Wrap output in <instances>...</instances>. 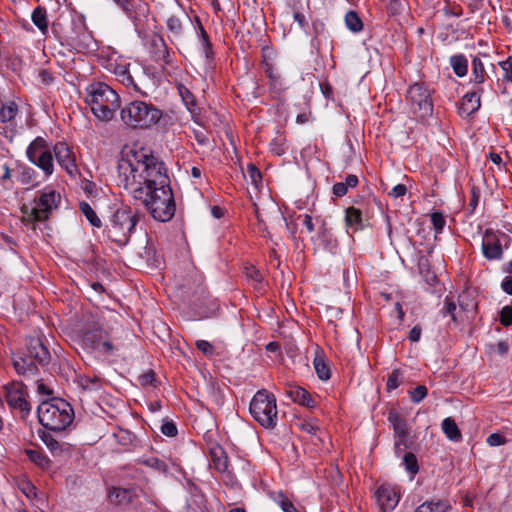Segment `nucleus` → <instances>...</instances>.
Here are the masks:
<instances>
[{"mask_svg":"<svg viewBox=\"0 0 512 512\" xmlns=\"http://www.w3.org/2000/svg\"><path fill=\"white\" fill-rule=\"evenodd\" d=\"M27 355L33 361L41 365H46L50 362V352L43 344L40 338H30L27 343Z\"/></svg>","mask_w":512,"mask_h":512,"instance_id":"obj_15","label":"nucleus"},{"mask_svg":"<svg viewBox=\"0 0 512 512\" xmlns=\"http://www.w3.org/2000/svg\"><path fill=\"white\" fill-rule=\"evenodd\" d=\"M450 64L454 73L458 77H463L467 74L468 61L463 55H454L450 58Z\"/></svg>","mask_w":512,"mask_h":512,"instance_id":"obj_36","label":"nucleus"},{"mask_svg":"<svg viewBox=\"0 0 512 512\" xmlns=\"http://www.w3.org/2000/svg\"><path fill=\"white\" fill-rule=\"evenodd\" d=\"M167 28L175 36H180L182 33V22L179 17L172 15L167 20Z\"/></svg>","mask_w":512,"mask_h":512,"instance_id":"obj_46","label":"nucleus"},{"mask_svg":"<svg viewBox=\"0 0 512 512\" xmlns=\"http://www.w3.org/2000/svg\"><path fill=\"white\" fill-rule=\"evenodd\" d=\"M482 253L488 260H499L503 255V248L498 234L487 229L482 239Z\"/></svg>","mask_w":512,"mask_h":512,"instance_id":"obj_14","label":"nucleus"},{"mask_svg":"<svg viewBox=\"0 0 512 512\" xmlns=\"http://www.w3.org/2000/svg\"><path fill=\"white\" fill-rule=\"evenodd\" d=\"M245 274H246L247 278L253 280L254 282H256L258 284H260L262 282V274L254 266H246Z\"/></svg>","mask_w":512,"mask_h":512,"instance_id":"obj_53","label":"nucleus"},{"mask_svg":"<svg viewBox=\"0 0 512 512\" xmlns=\"http://www.w3.org/2000/svg\"><path fill=\"white\" fill-rule=\"evenodd\" d=\"M407 99L413 112L420 118L432 114L433 103L431 94L424 83H414L407 91Z\"/></svg>","mask_w":512,"mask_h":512,"instance_id":"obj_8","label":"nucleus"},{"mask_svg":"<svg viewBox=\"0 0 512 512\" xmlns=\"http://www.w3.org/2000/svg\"><path fill=\"white\" fill-rule=\"evenodd\" d=\"M18 113V106L15 102L10 101L2 105L0 109V121L8 126L15 124V117Z\"/></svg>","mask_w":512,"mask_h":512,"instance_id":"obj_26","label":"nucleus"},{"mask_svg":"<svg viewBox=\"0 0 512 512\" xmlns=\"http://www.w3.org/2000/svg\"><path fill=\"white\" fill-rule=\"evenodd\" d=\"M4 397L7 404L12 409H17L21 412L22 417L29 415L31 411V405L27 401V388L19 381H12L6 384L4 387Z\"/></svg>","mask_w":512,"mask_h":512,"instance_id":"obj_10","label":"nucleus"},{"mask_svg":"<svg viewBox=\"0 0 512 512\" xmlns=\"http://www.w3.org/2000/svg\"><path fill=\"white\" fill-rule=\"evenodd\" d=\"M401 372L398 369H394L387 379V389L394 390L398 388L401 384Z\"/></svg>","mask_w":512,"mask_h":512,"instance_id":"obj_47","label":"nucleus"},{"mask_svg":"<svg viewBox=\"0 0 512 512\" xmlns=\"http://www.w3.org/2000/svg\"><path fill=\"white\" fill-rule=\"evenodd\" d=\"M344 185L349 189V188H355L358 183H359V180H358V177L354 174H350L346 177L345 181L343 182Z\"/></svg>","mask_w":512,"mask_h":512,"instance_id":"obj_62","label":"nucleus"},{"mask_svg":"<svg viewBox=\"0 0 512 512\" xmlns=\"http://www.w3.org/2000/svg\"><path fill=\"white\" fill-rule=\"evenodd\" d=\"M285 394L293 402L303 405L305 407L312 408L315 405V401L311 397L309 392L302 387L296 385H289L285 390Z\"/></svg>","mask_w":512,"mask_h":512,"instance_id":"obj_20","label":"nucleus"},{"mask_svg":"<svg viewBox=\"0 0 512 512\" xmlns=\"http://www.w3.org/2000/svg\"><path fill=\"white\" fill-rule=\"evenodd\" d=\"M427 393L428 390L425 385H418L417 387L408 391L410 399L413 403H420L427 396Z\"/></svg>","mask_w":512,"mask_h":512,"instance_id":"obj_43","label":"nucleus"},{"mask_svg":"<svg viewBox=\"0 0 512 512\" xmlns=\"http://www.w3.org/2000/svg\"><path fill=\"white\" fill-rule=\"evenodd\" d=\"M61 201L59 192L51 188H44L38 198L33 201L31 216L35 221H45L50 213L58 208Z\"/></svg>","mask_w":512,"mask_h":512,"instance_id":"obj_9","label":"nucleus"},{"mask_svg":"<svg viewBox=\"0 0 512 512\" xmlns=\"http://www.w3.org/2000/svg\"><path fill=\"white\" fill-rule=\"evenodd\" d=\"M40 438L54 456H60L70 450V444L59 440L51 431L42 432Z\"/></svg>","mask_w":512,"mask_h":512,"instance_id":"obj_17","label":"nucleus"},{"mask_svg":"<svg viewBox=\"0 0 512 512\" xmlns=\"http://www.w3.org/2000/svg\"><path fill=\"white\" fill-rule=\"evenodd\" d=\"M37 414L41 425L55 433L65 430L74 418L73 408L61 398L42 402L38 406Z\"/></svg>","mask_w":512,"mask_h":512,"instance_id":"obj_2","label":"nucleus"},{"mask_svg":"<svg viewBox=\"0 0 512 512\" xmlns=\"http://www.w3.org/2000/svg\"><path fill=\"white\" fill-rule=\"evenodd\" d=\"M486 441L492 447L503 445L506 442L504 436L499 433L489 435Z\"/></svg>","mask_w":512,"mask_h":512,"instance_id":"obj_55","label":"nucleus"},{"mask_svg":"<svg viewBox=\"0 0 512 512\" xmlns=\"http://www.w3.org/2000/svg\"><path fill=\"white\" fill-rule=\"evenodd\" d=\"M139 462L159 473H167L168 466L165 463V461L157 458V457H147V458H141Z\"/></svg>","mask_w":512,"mask_h":512,"instance_id":"obj_37","label":"nucleus"},{"mask_svg":"<svg viewBox=\"0 0 512 512\" xmlns=\"http://www.w3.org/2000/svg\"><path fill=\"white\" fill-rule=\"evenodd\" d=\"M333 194L337 197H343L347 194L348 188L343 182H338L333 185Z\"/></svg>","mask_w":512,"mask_h":512,"instance_id":"obj_56","label":"nucleus"},{"mask_svg":"<svg viewBox=\"0 0 512 512\" xmlns=\"http://www.w3.org/2000/svg\"><path fill=\"white\" fill-rule=\"evenodd\" d=\"M149 44L150 52L154 61L163 62L164 64L171 63L170 53L162 36L158 34L152 35L149 40Z\"/></svg>","mask_w":512,"mask_h":512,"instance_id":"obj_16","label":"nucleus"},{"mask_svg":"<svg viewBox=\"0 0 512 512\" xmlns=\"http://www.w3.org/2000/svg\"><path fill=\"white\" fill-rule=\"evenodd\" d=\"M422 329L420 326H414L409 332V340L412 342H418L421 337Z\"/></svg>","mask_w":512,"mask_h":512,"instance_id":"obj_60","label":"nucleus"},{"mask_svg":"<svg viewBox=\"0 0 512 512\" xmlns=\"http://www.w3.org/2000/svg\"><path fill=\"white\" fill-rule=\"evenodd\" d=\"M345 23L349 30L352 32H359L363 28V23L358 14L354 11H349L345 16Z\"/></svg>","mask_w":512,"mask_h":512,"instance_id":"obj_39","label":"nucleus"},{"mask_svg":"<svg viewBox=\"0 0 512 512\" xmlns=\"http://www.w3.org/2000/svg\"><path fill=\"white\" fill-rule=\"evenodd\" d=\"M13 366L19 375H25L27 373L35 374L37 371L36 364L28 355L15 358L13 360Z\"/></svg>","mask_w":512,"mask_h":512,"instance_id":"obj_25","label":"nucleus"},{"mask_svg":"<svg viewBox=\"0 0 512 512\" xmlns=\"http://www.w3.org/2000/svg\"><path fill=\"white\" fill-rule=\"evenodd\" d=\"M196 31L199 36V40L203 49V52L205 54V57L207 59L212 57V44L210 42V38L206 30L204 29L202 23L200 22L199 18L196 17Z\"/></svg>","mask_w":512,"mask_h":512,"instance_id":"obj_28","label":"nucleus"},{"mask_svg":"<svg viewBox=\"0 0 512 512\" xmlns=\"http://www.w3.org/2000/svg\"><path fill=\"white\" fill-rule=\"evenodd\" d=\"M450 505L443 500L426 501L421 504L415 512H448Z\"/></svg>","mask_w":512,"mask_h":512,"instance_id":"obj_30","label":"nucleus"},{"mask_svg":"<svg viewBox=\"0 0 512 512\" xmlns=\"http://www.w3.org/2000/svg\"><path fill=\"white\" fill-rule=\"evenodd\" d=\"M22 491L27 497L36 495V488L30 482L24 484V486L22 487Z\"/></svg>","mask_w":512,"mask_h":512,"instance_id":"obj_63","label":"nucleus"},{"mask_svg":"<svg viewBox=\"0 0 512 512\" xmlns=\"http://www.w3.org/2000/svg\"><path fill=\"white\" fill-rule=\"evenodd\" d=\"M179 94L184 102L185 106L189 110L190 113L194 114L198 111V106L196 103V99L191 91L185 86L181 85L178 87Z\"/></svg>","mask_w":512,"mask_h":512,"instance_id":"obj_35","label":"nucleus"},{"mask_svg":"<svg viewBox=\"0 0 512 512\" xmlns=\"http://www.w3.org/2000/svg\"><path fill=\"white\" fill-rule=\"evenodd\" d=\"M79 207H80L81 212L85 215L87 220L93 226H95V227H100L101 226V220L98 218V216L96 215L95 211L92 209V207L88 203L81 202Z\"/></svg>","mask_w":512,"mask_h":512,"instance_id":"obj_41","label":"nucleus"},{"mask_svg":"<svg viewBox=\"0 0 512 512\" xmlns=\"http://www.w3.org/2000/svg\"><path fill=\"white\" fill-rule=\"evenodd\" d=\"M223 454L224 452L221 449L212 453L214 466L218 471L221 472L225 471L228 467L227 457L223 456Z\"/></svg>","mask_w":512,"mask_h":512,"instance_id":"obj_45","label":"nucleus"},{"mask_svg":"<svg viewBox=\"0 0 512 512\" xmlns=\"http://www.w3.org/2000/svg\"><path fill=\"white\" fill-rule=\"evenodd\" d=\"M455 311H456V305H455L454 301L451 298L446 297L444 307L442 309V313L444 315H446V314L450 315L452 320L455 321L456 320Z\"/></svg>","mask_w":512,"mask_h":512,"instance_id":"obj_51","label":"nucleus"},{"mask_svg":"<svg viewBox=\"0 0 512 512\" xmlns=\"http://www.w3.org/2000/svg\"><path fill=\"white\" fill-rule=\"evenodd\" d=\"M161 432L168 437H174L177 435V427L172 421H166L161 425Z\"/></svg>","mask_w":512,"mask_h":512,"instance_id":"obj_54","label":"nucleus"},{"mask_svg":"<svg viewBox=\"0 0 512 512\" xmlns=\"http://www.w3.org/2000/svg\"><path fill=\"white\" fill-rule=\"evenodd\" d=\"M53 152L58 164L65 169L68 175L76 177L78 168L72 147L66 142H57L53 147Z\"/></svg>","mask_w":512,"mask_h":512,"instance_id":"obj_13","label":"nucleus"},{"mask_svg":"<svg viewBox=\"0 0 512 512\" xmlns=\"http://www.w3.org/2000/svg\"><path fill=\"white\" fill-rule=\"evenodd\" d=\"M249 411L262 427L274 429L277 425L278 411L274 394L267 390H259L252 398Z\"/></svg>","mask_w":512,"mask_h":512,"instance_id":"obj_6","label":"nucleus"},{"mask_svg":"<svg viewBox=\"0 0 512 512\" xmlns=\"http://www.w3.org/2000/svg\"><path fill=\"white\" fill-rule=\"evenodd\" d=\"M261 211H272L271 214H273L274 220L285 222V218L280 214V209L277 208L275 205H272L270 209H260L257 207L255 209V213H256L258 223L260 225V229H262V230H267V221L264 218V214Z\"/></svg>","mask_w":512,"mask_h":512,"instance_id":"obj_34","label":"nucleus"},{"mask_svg":"<svg viewBox=\"0 0 512 512\" xmlns=\"http://www.w3.org/2000/svg\"><path fill=\"white\" fill-rule=\"evenodd\" d=\"M27 457L31 462L40 467L41 469H48L51 466L50 459L39 450L28 449L25 451Z\"/></svg>","mask_w":512,"mask_h":512,"instance_id":"obj_31","label":"nucleus"},{"mask_svg":"<svg viewBox=\"0 0 512 512\" xmlns=\"http://www.w3.org/2000/svg\"><path fill=\"white\" fill-rule=\"evenodd\" d=\"M472 66L473 81L476 84L483 83L485 81L486 72L482 61L478 57H475L472 61Z\"/></svg>","mask_w":512,"mask_h":512,"instance_id":"obj_40","label":"nucleus"},{"mask_svg":"<svg viewBox=\"0 0 512 512\" xmlns=\"http://www.w3.org/2000/svg\"><path fill=\"white\" fill-rule=\"evenodd\" d=\"M37 167H39L46 176H50L54 171L53 164V156L50 150H47L45 153L38 155L37 158H34L30 161Z\"/></svg>","mask_w":512,"mask_h":512,"instance_id":"obj_24","label":"nucleus"},{"mask_svg":"<svg viewBox=\"0 0 512 512\" xmlns=\"http://www.w3.org/2000/svg\"><path fill=\"white\" fill-rule=\"evenodd\" d=\"M406 192H407L406 186L404 184H398L392 188V190L389 194L394 198H398V197L404 196L406 194Z\"/></svg>","mask_w":512,"mask_h":512,"instance_id":"obj_57","label":"nucleus"},{"mask_svg":"<svg viewBox=\"0 0 512 512\" xmlns=\"http://www.w3.org/2000/svg\"><path fill=\"white\" fill-rule=\"evenodd\" d=\"M500 323L503 326H510L512 324V307L504 306L500 311Z\"/></svg>","mask_w":512,"mask_h":512,"instance_id":"obj_50","label":"nucleus"},{"mask_svg":"<svg viewBox=\"0 0 512 512\" xmlns=\"http://www.w3.org/2000/svg\"><path fill=\"white\" fill-rule=\"evenodd\" d=\"M265 73L269 79V90L274 97H280V95L287 89L283 78L276 68L272 65L265 63Z\"/></svg>","mask_w":512,"mask_h":512,"instance_id":"obj_18","label":"nucleus"},{"mask_svg":"<svg viewBox=\"0 0 512 512\" xmlns=\"http://www.w3.org/2000/svg\"><path fill=\"white\" fill-rule=\"evenodd\" d=\"M118 186L157 221L168 222L176 205L165 163L150 149L134 146L118 162Z\"/></svg>","mask_w":512,"mask_h":512,"instance_id":"obj_1","label":"nucleus"},{"mask_svg":"<svg viewBox=\"0 0 512 512\" xmlns=\"http://www.w3.org/2000/svg\"><path fill=\"white\" fill-rule=\"evenodd\" d=\"M48 149L47 142L42 137H37L34 139L26 150V155L31 161L34 158H37L38 155L45 153Z\"/></svg>","mask_w":512,"mask_h":512,"instance_id":"obj_29","label":"nucleus"},{"mask_svg":"<svg viewBox=\"0 0 512 512\" xmlns=\"http://www.w3.org/2000/svg\"><path fill=\"white\" fill-rule=\"evenodd\" d=\"M480 96L478 92L466 93L458 107L459 114L462 117H468L478 111L480 108Z\"/></svg>","mask_w":512,"mask_h":512,"instance_id":"obj_21","label":"nucleus"},{"mask_svg":"<svg viewBox=\"0 0 512 512\" xmlns=\"http://www.w3.org/2000/svg\"><path fill=\"white\" fill-rule=\"evenodd\" d=\"M388 420L392 424L394 432L398 437L395 445H406L407 435H408V426L406 421L395 411H390L388 415Z\"/></svg>","mask_w":512,"mask_h":512,"instance_id":"obj_19","label":"nucleus"},{"mask_svg":"<svg viewBox=\"0 0 512 512\" xmlns=\"http://www.w3.org/2000/svg\"><path fill=\"white\" fill-rule=\"evenodd\" d=\"M442 430L446 437L454 442H459L462 439V434L455 422L451 417H447L442 421Z\"/></svg>","mask_w":512,"mask_h":512,"instance_id":"obj_27","label":"nucleus"},{"mask_svg":"<svg viewBox=\"0 0 512 512\" xmlns=\"http://www.w3.org/2000/svg\"><path fill=\"white\" fill-rule=\"evenodd\" d=\"M501 287L507 294L512 295V277H505Z\"/></svg>","mask_w":512,"mask_h":512,"instance_id":"obj_64","label":"nucleus"},{"mask_svg":"<svg viewBox=\"0 0 512 512\" xmlns=\"http://www.w3.org/2000/svg\"><path fill=\"white\" fill-rule=\"evenodd\" d=\"M110 70L125 87L145 94L142 90V84L146 80V75L142 68L137 65L132 66L130 63L115 62L110 64Z\"/></svg>","mask_w":512,"mask_h":512,"instance_id":"obj_7","label":"nucleus"},{"mask_svg":"<svg viewBox=\"0 0 512 512\" xmlns=\"http://www.w3.org/2000/svg\"><path fill=\"white\" fill-rule=\"evenodd\" d=\"M245 177H248L251 184H253L255 187H257L262 180L260 170L254 164L247 165Z\"/></svg>","mask_w":512,"mask_h":512,"instance_id":"obj_44","label":"nucleus"},{"mask_svg":"<svg viewBox=\"0 0 512 512\" xmlns=\"http://www.w3.org/2000/svg\"><path fill=\"white\" fill-rule=\"evenodd\" d=\"M86 103L90 106L92 113L103 121L111 120L120 105L118 94L101 82L89 86Z\"/></svg>","mask_w":512,"mask_h":512,"instance_id":"obj_3","label":"nucleus"},{"mask_svg":"<svg viewBox=\"0 0 512 512\" xmlns=\"http://www.w3.org/2000/svg\"><path fill=\"white\" fill-rule=\"evenodd\" d=\"M82 189L87 193L88 196H94L96 195V185L88 180H84L82 182Z\"/></svg>","mask_w":512,"mask_h":512,"instance_id":"obj_58","label":"nucleus"},{"mask_svg":"<svg viewBox=\"0 0 512 512\" xmlns=\"http://www.w3.org/2000/svg\"><path fill=\"white\" fill-rule=\"evenodd\" d=\"M77 383L84 392L88 393L98 392L103 388L102 379L95 375H80L78 376Z\"/></svg>","mask_w":512,"mask_h":512,"instance_id":"obj_23","label":"nucleus"},{"mask_svg":"<svg viewBox=\"0 0 512 512\" xmlns=\"http://www.w3.org/2000/svg\"><path fill=\"white\" fill-rule=\"evenodd\" d=\"M115 4L120 7L125 13H130L132 10V3L130 0H113Z\"/></svg>","mask_w":512,"mask_h":512,"instance_id":"obj_61","label":"nucleus"},{"mask_svg":"<svg viewBox=\"0 0 512 512\" xmlns=\"http://www.w3.org/2000/svg\"><path fill=\"white\" fill-rule=\"evenodd\" d=\"M403 465L413 478L419 472L418 460L412 452H407L403 457Z\"/></svg>","mask_w":512,"mask_h":512,"instance_id":"obj_38","label":"nucleus"},{"mask_svg":"<svg viewBox=\"0 0 512 512\" xmlns=\"http://www.w3.org/2000/svg\"><path fill=\"white\" fill-rule=\"evenodd\" d=\"M140 217V212L129 207L116 210L107 226L109 239L120 246L126 245Z\"/></svg>","mask_w":512,"mask_h":512,"instance_id":"obj_4","label":"nucleus"},{"mask_svg":"<svg viewBox=\"0 0 512 512\" xmlns=\"http://www.w3.org/2000/svg\"><path fill=\"white\" fill-rule=\"evenodd\" d=\"M161 117L158 108L144 101H132L121 110L122 121L131 128H148Z\"/></svg>","mask_w":512,"mask_h":512,"instance_id":"obj_5","label":"nucleus"},{"mask_svg":"<svg viewBox=\"0 0 512 512\" xmlns=\"http://www.w3.org/2000/svg\"><path fill=\"white\" fill-rule=\"evenodd\" d=\"M155 380V373L153 371H149L140 375L139 381L141 385H151Z\"/></svg>","mask_w":512,"mask_h":512,"instance_id":"obj_59","label":"nucleus"},{"mask_svg":"<svg viewBox=\"0 0 512 512\" xmlns=\"http://www.w3.org/2000/svg\"><path fill=\"white\" fill-rule=\"evenodd\" d=\"M284 512H300L294 504L281 492L274 498Z\"/></svg>","mask_w":512,"mask_h":512,"instance_id":"obj_42","label":"nucleus"},{"mask_svg":"<svg viewBox=\"0 0 512 512\" xmlns=\"http://www.w3.org/2000/svg\"><path fill=\"white\" fill-rule=\"evenodd\" d=\"M375 498L382 512H391L399 503L400 490L396 486L384 483L376 490Z\"/></svg>","mask_w":512,"mask_h":512,"instance_id":"obj_12","label":"nucleus"},{"mask_svg":"<svg viewBox=\"0 0 512 512\" xmlns=\"http://www.w3.org/2000/svg\"><path fill=\"white\" fill-rule=\"evenodd\" d=\"M501 69L504 71V79L507 81L512 80V57L507 58L505 61L499 62Z\"/></svg>","mask_w":512,"mask_h":512,"instance_id":"obj_52","label":"nucleus"},{"mask_svg":"<svg viewBox=\"0 0 512 512\" xmlns=\"http://www.w3.org/2000/svg\"><path fill=\"white\" fill-rule=\"evenodd\" d=\"M315 371L321 380H328L331 377V371L324 357L320 353H316L313 360Z\"/></svg>","mask_w":512,"mask_h":512,"instance_id":"obj_32","label":"nucleus"},{"mask_svg":"<svg viewBox=\"0 0 512 512\" xmlns=\"http://www.w3.org/2000/svg\"><path fill=\"white\" fill-rule=\"evenodd\" d=\"M83 342L87 347L104 355H110L114 350L108 333L99 327L88 329L83 335Z\"/></svg>","mask_w":512,"mask_h":512,"instance_id":"obj_11","label":"nucleus"},{"mask_svg":"<svg viewBox=\"0 0 512 512\" xmlns=\"http://www.w3.org/2000/svg\"><path fill=\"white\" fill-rule=\"evenodd\" d=\"M345 224L350 234L361 230L363 228L361 210L353 206L348 207L345 210Z\"/></svg>","mask_w":512,"mask_h":512,"instance_id":"obj_22","label":"nucleus"},{"mask_svg":"<svg viewBox=\"0 0 512 512\" xmlns=\"http://www.w3.org/2000/svg\"><path fill=\"white\" fill-rule=\"evenodd\" d=\"M32 21L34 25L42 32L46 33L48 30V21L46 9L43 7H37L32 13Z\"/></svg>","mask_w":512,"mask_h":512,"instance_id":"obj_33","label":"nucleus"},{"mask_svg":"<svg viewBox=\"0 0 512 512\" xmlns=\"http://www.w3.org/2000/svg\"><path fill=\"white\" fill-rule=\"evenodd\" d=\"M430 218H431L433 228L435 229V232L437 234L441 233L446 224L445 218L442 215V213L434 212L431 214Z\"/></svg>","mask_w":512,"mask_h":512,"instance_id":"obj_48","label":"nucleus"},{"mask_svg":"<svg viewBox=\"0 0 512 512\" xmlns=\"http://www.w3.org/2000/svg\"><path fill=\"white\" fill-rule=\"evenodd\" d=\"M195 345L207 357H212L215 353L214 346L206 340H197Z\"/></svg>","mask_w":512,"mask_h":512,"instance_id":"obj_49","label":"nucleus"}]
</instances>
